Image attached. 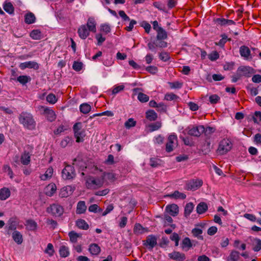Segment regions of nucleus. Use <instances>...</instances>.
Listing matches in <instances>:
<instances>
[{
    "mask_svg": "<svg viewBox=\"0 0 261 261\" xmlns=\"http://www.w3.org/2000/svg\"><path fill=\"white\" fill-rule=\"evenodd\" d=\"M19 121L20 124L28 129L33 130L36 126V122L33 115L28 112H22L18 117Z\"/></svg>",
    "mask_w": 261,
    "mask_h": 261,
    "instance_id": "nucleus-1",
    "label": "nucleus"
},
{
    "mask_svg": "<svg viewBox=\"0 0 261 261\" xmlns=\"http://www.w3.org/2000/svg\"><path fill=\"white\" fill-rule=\"evenodd\" d=\"M74 137L76 138V142L77 143L83 142L84 138L85 137V131L82 129L81 122L75 123L73 126Z\"/></svg>",
    "mask_w": 261,
    "mask_h": 261,
    "instance_id": "nucleus-2",
    "label": "nucleus"
},
{
    "mask_svg": "<svg viewBox=\"0 0 261 261\" xmlns=\"http://www.w3.org/2000/svg\"><path fill=\"white\" fill-rule=\"evenodd\" d=\"M103 185V180L100 178L89 176L86 179V186L89 189H96L102 187Z\"/></svg>",
    "mask_w": 261,
    "mask_h": 261,
    "instance_id": "nucleus-3",
    "label": "nucleus"
},
{
    "mask_svg": "<svg viewBox=\"0 0 261 261\" xmlns=\"http://www.w3.org/2000/svg\"><path fill=\"white\" fill-rule=\"evenodd\" d=\"M205 127L203 125H200L198 126L190 125L189 126L185 131L191 136L199 137L204 133Z\"/></svg>",
    "mask_w": 261,
    "mask_h": 261,
    "instance_id": "nucleus-4",
    "label": "nucleus"
},
{
    "mask_svg": "<svg viewBox=\"0 0 261 261\" xmlns=\"http://www.w3.org/2000/svg\"><path fill=\"white\" fill-rule=\"evenodd\" d=\"M76 176L74 168L70 165H66L62 171V177L65 180H72Z\"/></svg>",
    "mask_w": 261,
    "mask_h": 261,
    "instance_id": "nucleus-5",
    "label": "nucleus"
},
{
    "mask_svg": "<svg viewBox=\"0 0 261 261\" xmlns=\"http://www.w3.org/2000/svg\"><path fill=\"white\" fill-rule=\"evenodd\" d=\"M232 147L231 141L227 139H224L219 143L217 152L220 154H224L230 150Z\"/></svg>",
    "mask_w": 261,
    "mask_h": 261,
    "instance_id": "nucleus-6",
    "label": "nucleus"
},
{
    "mask_svg": "<svg viewBox=\"0 0 261 261\" xmlns=\"http://www.w3.org/2000/svg\"><path fill=\"white\" fill-rule=\"evenodd\" d=\"M47 212L55 217H60L64 213V208L58 204H53L47 208Z\"/></svg>",
    "mask_w": 261,
    "mask_h": 261,
    "instance_id": "nucleus-7",
    "label": "nucleus"
},
{
    "mask_svg": "<svg viewBox=\"0 0 261 261\" xmlns=\"http://www.w3.org/2000/svg\"><path fill=\"white\" fill-rule=\"evenodd\" d=\"M28 150L25 149L23 152L21 154L20 157L21 163L24 165H28L31 162V156L33 153V148L28 145L27 146Z\"/></svg>",
    "mask_w": 261,
    "mask_h": 261,
    "instance_id": "nucleus-8",
    "label": "nucleus"
},
{
    "mask_svg": "<svg viewBox=\"0 0 261 261\" xmlns=\"http://www.w3.org/2000/svg\"><path fill=\"white\" fill-rule=\"evenodd\" d=\"M157 244V238L153 235H149L145 241H143V245L146 246L149 250H151Z\"/></svg>",
    "mask_w": 261,
    "mask_h": 261,
    "instance_id": "nucleus-9",
    "label": "nucleus"
},
{
    "mask_svg": "<svg viewBox=\"0 0 261 261\" xmlns=\"http://www.w3.org/2000/svg\"><path fill=\"white\" fill-rule=\"evenodd\" d=\"M168 257L170 259L176 261H184L186 258V256L184 253L176 251L169 253Z\"/></svg>",
    "mask_w": 261,
    "mask_h": 261,
    "instance_id": "nucleus-10",
    "label": "nucleus"
},
{
    "mask_svg": "<svg viewBox=\"0 0 261 261\" xmlns=\"http://www.w3.org/2000/svg\"><path fill=\"white\" fill-rule=\"evenodd\" d=\"M43 109V114L45 115L47 120L49 122H53L55 120L56 115L54 111L48 108L42 107Z\"/></svg>",
    "mask_w": 261,
    "mask_h": 261,
    "instance_id": "nucleus-11",
    "label": "nucleus"
},
{
    "mask_svg": "<svg viewBox=\"0 0 261 261\" xmlns=\"http://www.w3.org/2000/svg\"><path fill=\"white\" fill-rule=\"evenodd\" d=\"M253 69L249 66H240L238 68L237 72L241 74L242 76L249 77L253 73Z\"/></svg>",
    "mask_w": 261,
    "mask_h": 261,
    "instance_id": "nucleus-12",
    "label": "nucleus"
},
{
    "mask_svg": "<svg viewBox=\"0 0 261 261\" xmlns=\"http://www.w3.org/2000/svg\"><path fill=\"white\" fill-rule=\"evenodd\" d=\"M177 140V136L174 134H171L168 138V142L166 145V150L168 152H170L173 150L174 141Z\"/></svg>",
    "mask_w": 261,
    "mask_h": 261,
    "instance_id": "nucleus-13",
    "label": "nucleus"
},
{
    "mask_svg": "<svg viewBox=\"0 0 261 261\" xmlns=\"http://www.w3.org/2000/svg\"><path fill=\"white\" fill-rule=\"evenodd\" d=\"M19 68L24 70L25 68H33L34 69H38L39 68L38 64L35 61H27L20 64Z\"/></svg>",
    "mask_w": 261,
    "mask_h": 261,
    "instance_id": "nucleus-14",
    "label": "nucleus"
},
{
    "mask_svg": "<svg viewBox=\"0 0 261 261\" xmlns=\"http://www.w3.org/2000/svg\"><path fill=\"white\" fill-rule=\"evenodd\" d=\"M240 54L241 57L246 59H252L250 50L248 47L245 45L241 46L240 48Z\"/></svg>",
    "mask_w": 261,
    "mask_h": 261,
    "instance_id": "nucleus-15",
    "label": "nucleus"
},
{
    "mask_svg": "<svg viewBox=\"0 0 261 261\" xmlns=\"http://www.w3.org/2000/svg\"><path fill=\"white\" fill-rule=\"evenodd\" d=\"M166 211L171 216L175 217L178 214V206L176 204L168 205L166 207Z\"/></svg>",
    "mask_w": 261,
    "mask_h": 261,
    "instance_id": "nucleus-16",
    "label": "nucleus"
},
{
    "mask_svg": "<svg viewBox=\"0 0 261 261\" xmlns=\"http://www.w3.org/2000/svg\"><path fill=\"white\" fill-rule=\"evenodd\" d=\"M180 245L182 250L186 251H188L192 246H195V244H193L192 241L188 237L185 238L182 240Z\"/></svg>",
    "mask_w": 261,
    "mask_h": 261,
    "instance_id": "nucleus-17",
    "label": "nucleus"
},
{
    "mask_svg": "<svg viewBox=\"0 0 261 261\" xmlns=\"http://www.w3.org/2000/svg\"><path fill=\"white\" fill-rule=\"evenodd\" d=\"M201 180L196 179L192 180L187 184L188 189L190 190H195L202 185Z\"/></svg>",
    "mask_w": 261,
    "mask_h": 261,
    "instance_id": "nucleus-18",
    "label": "nucleus"
},
{
    "mask_svg": "<svg viewBox=\"0 0 261 261\" xmlns=\"http://www.w3.org/2000/svg\"><path fill=\"white\" fill-rule=\"evenodd\" d=\"M89 30L86 25H81L78 29L77 33L80 37L82 39H85L89 35Z\"/></svg>",
    "mask_w": 261,
    "mask_h": 261,
    "instance_id": "nucleus-19",
    "label": "nucleus"
},
{
    "mask_svg": "<svg viewBox=\"0 0 261 261\" xmlns=\"http://www.w3.org/2000/svg\"><path fill=\"white\" fill-rule=\"evenodd\" d=\"M88 250L92 255L97 256L101 251V248L98 244L92 243L89 245Z\"/></svg>",
    "mask_w": 261,
    "mask_h": 261,
    "instance_id": "nucleus-20",
    "label": "nucleus"
},
{
    "mask_svg": "<svg viewBox=\"0 0 261 261\" xmlns=\"http://www.w3.org/2000/svg\"><path fill=\"white\" fill-rule=\"evenodd\" d=\"M165 197L175 199H185L186 198V195L183 193H180L178 191H175L173 193L167 195Z\"/></svg>",
    "mask_w": 261,
    "mask_h": 261,
    "instance_id": "nucleus-21",
    "label": "nucleus"
},
{
    "mask_svg": "<svg viewBox=\"0 0 261 261\" xmlns=\"http://www.w3.org/2000/svg\"><path fill=\"white\" fill-rule=\"evenodd\" d=\"M12 237L15 242L17 244L20 245L22 244L23 242V237L22 235L19 231L17 230L14 231L12 233Z\"/></svg>",
    "mask_w": 261,
    "mask_h": 261,
    "instance_id": "nucleus-22",
    "label": "nucleus"
},
{
    "mask_svg": "<svg viewBox=\"0 0 261 261\" xmlns=\"http://www.w3.org/2000/svg\"><path fill=\"white\" fill-rule=\"evenodd\" d=\"M57 187L55 184H49L45 188V194L49 197H51L56 192Z\"/></svg>",
    "mask_w": 261,
    "mask_h": 261,
    "instance_id": "nucleus-23",
    "label": "nucleus"
},
{
    "mask_svg": "<svg viewBox=\"0 0 261 261\" xmlns=\"http://www.w3.org/2000/svg\"><path fill=\"white\" fill-rule=\"evenodd\" d=\"M86 27L87 29L92 32H95L96 31V22L93 18L90 17L88 18Z\"/></svg>",
    "mask_w": 261,
    "mask_h": 261,
    "instance_id": "nucleus-24",
    "label": "nucleus"
},
{
    "mask_svg": "<svg viewBox=\"0 0 261 261\" xmlns=\"http://www.w3.org/2000/svg\"><path fill=\"white\" fill-rule=\"evenodd\" d=\"M87 209L85 202L84 201H80L77 204L76 214H82L85 213Z\"/></svg>",
    "mask_w": 261,
    "mask_h": 261,
    "instance_id": "nucleus-25",
    "label": "nucleus"
},
{
    "mask_svg": "<svg viewBox=\"0 0 261 261\" xmlns=\"http://www.w3.org/2000/svg\"><path fill=\"white\" fill-rule=\"evenodd\" d=\"M11 192L7 188H3L0 189V199L5 200L10 197Z\"/></svg>",
    "mask_w": 261,
    "mask_h": 261,
    "instance_id": "nucleus-26",
    "label": "nucleus"
},
{
    "mask_svg": "<svg viewBox=\"0 0 261 261\" xmlns=\"http://www.w3.org/2000/svg\"><path fill=\"white\" fill-rule=\"evenodd\" d=\"M157 35H156V39L157 40H164L167 39V33L165 30H164L162 27H159L158 28L156 31Z\"/></svg>",
    "mask_w": 261,
    "mask_h": 261,
    "instance_id": "nucleus-27",
    "label": "nucleus"
},
{
    "mask_svg": "<svg viewBox=\"0 0 261 261\" xmlns=\"http://www.w3.org/2000/svg\"><path fill=\"white\" fill-rule=\"evenodd\" d=\"M208 209L207 205L206 203L200 202L196 207V212L198 214L204 213Z\"/></svg>",
    "mask_w": 261,
    "mask_h": 261,
    "instance_id": "nucleus-28",
    "label": "nucleus"
},
{
    "mask_svg": "<svg viewBox=\"0 0 261 261\" xmlns=\"http://www.w3.org/2000/svg\"><path fill=\"white\" fill-rule=\"evenodd\" d=\"M36 21V17L35 15L32 13L29 12L27 13L24 16V22L28 24H32Z\"/></svg>",
    "mask_w": 261,
    "mask_h": 261,
    "instance_id": "nucleus-29",
    "label": "nucleus"
},
{
    "mask_svg": "<svg viewBox=\"0 0 261 261\" xmlns=\"http://www.w3.org/2000/svg\"><path fill=\"white\" fill-rule=\"evenodd\" d=\"M146 118L149 121H155L158 118V115L153 110H149L146 112Z\"/></svg>",
    "mask_w": 261,
    "mask_h": 261,
    "instance_id": "nucleus-30",
    "label": "nucleus"
},
{
    "mask_svg": "<svg viewBox=\"0 0 261 261\" xmlns=\"http://www.w3.org/2000/svg\"><path fill=\"white\" fill-rule=\"evenodd\" d=\"M252 245L254 251L258 252L261 250V240L258 238H254L252 240Z\"/></svg>",
    "mask_w": 261,
    "mask_h": 261,
    "instance_id": "nucleus-31",
    "label": "nucleus"
},
{
    "mask_svg": "<svg viewBox=\"0 0 261 261\" xmlns=\"http://www.w3.org/2000/svg\"><path fill=\"white\" fill-rule=\"evenodd\" d=\"M194 205L192 202H189L186 204L185 207L184 215L186 217L190 216L193 210Z\"/></svg>",
    "mask_w": 261,
    "mask_h": 261,
    "instance_id": "nucleus-32",
    "label": "nucleus"
},
{
    "mask_svg": "<svg viewBox=\"0 0 261 261\" xmlns=\"http://www.w3.org/2000/svg\"><path fill=\"white\" fill-rule=\"evenodd\" d=\"M239 258V252L236 250H232L227 257V261H238Z\"/></svg>",
    "mask_w": 261,
    "mask_h": 261,
    "instance_id": "nucleus-33",
    "label": "nucleus"
},
{
    "mask_svg": "<svg viewBox=\"0 0 261 261\" xmlns=\"http://www.w3.org/2000/svg\"><path fill=\"white\" fill-rule=\"evenodd\" d=\"M30 36L34 40H40L42 38V33L39 30H33L30 33Z\"/></svg>",
    "mask_w": 261,
    "mask_h": 261,
    "instance_id": "nucleus-34",
    "label": "nucleus"
},
{
    "mask_svg": "<svg viewBox=\"0 0 261 261\" xmlns=\"http://www.w3.org/2000/svg\"><path fill=\"white\" fill-rule=\"evenodd\" d=\"M59 254L62 257H66L69 255V250L68 247L62 245L60 247Z\"/></svg>",
    "mask_w": 261,
    "mask_h": 261,
    "instance_id": "nucleus-35",
    "label": "nucleus"
},
{
    "mask_svg": "<svg viewBox=\"0 0 261 261\" xmlns=\"http://www.w3.org/2000/svg\"><path fill=\"white\" fill-rule=\"evenodd\" d=\"M76 225L79 228L83 230H87L89 228L88 224L83 219H78L76 222Z\"/></svg>",
    "mask_w": 261,
    "mask_h": 261,
    "instance_id": "nucleus-36",
    "label": "nucleus"
},
{
    "mask_svg": "<svg viewBox=\"0 0 261 261\" xmlns=\"http://www.w3.org/2000/svg\"><path fill=\"white\" fill-rule=\"evenodd\" d=\"M3 8L6 12L10 14L14 13V8L10 2L5 3L3 5Z\"/></svg>",
    "mask_w": 261,
    "mask_h": 261,
    "instance_id": "nucleus-37",
    "label": "nucleus"
},
{
    "mask_svg": "<svg viewBox=\"0 0 261 261\" xmlns=\"http://www.w3.org/2000/svg\"><path fill=\"white\" fill-rule=\"evenodd\" d=\"M8 230L7 231L8 234H10V231L16 230V226H17V222L15 221L14 219L12 218L10 219V220L8 221Z\"/></svg>",
    "mask_w": 261,
    "mask_h": 261,
    "instance_id": "nucleus-38",
    "label": "nucleus"
},
{
    "mask_svg": "<svg viewBox=\"0 0 261 261\" xmlns=\"http://www.w3.org/2000/svg\"><path fill=\"white\" fill-rule=\"evenodd\" d=\"M53 174V169L52 167H49L45 173L40 176L41 179L42 180H46L50 178Z\"/></svg>",
    "mask_w": 261,
    "mask_h": 261,
    "instance_id": "nucleus-39",
    "label": "nucleus"
},
{
    "mask_svg": "<svg viewBox=\"0 0 261 261\" xmlns=\"http://www.w3.org/2000/svg\"><path fill=\"white\" fill-rule=\"evenodd\" d=\"M202 230L198 228H194L192 230V233L193 236L197 238L198 239L200 240H203V237L201 236L202 233Z\"/></svg>",
    "mask_w": 261,
    "mask_h": 261,
    "instance_id": "nucleus-40",
    "label": "nucleus"
},
{
    "mask_svg": "<svg viewBox=\"0 0 261 261\" xmlns=\"http://www.w3.org/2000/svg\"><path fill=\"white\" fill-rule=\"evenodd\" d=\"M31 80V77L28 75H20L17 78V81L23 85L30 82Z\"/></svg>",
    "mask_w": 261,
    "mask_h": 261,
    "instance_id": "nucleus-41",
    "label": "nucleus"
},
{
    "mask_svg": "<svg viewBox=\"0 0 261 261\" xmlns=\"http://www.w3.org/2000/svg\"><path fill=\"white\" fill-rule=\"evenodd\" d=\"M246 88L248 91L250 92V94L252 96H256L258 93L257 88L254 87L252 84H248Z\"/></svg>",
    "mask_w": 261,
    "mask_h": 261,
    "instance_id": "nucleus-42",
    "label": "nucleus"
},
{
    "mask_svg": "<svg viewBox=\"0 0 261 261\" xmlns=\"http://www.w3.org/2000/svg\"><path fill=\"white\" fill-rule=\"evenodd\" d=\"M91 107L90 105L84 103L80 106V110L83 114H88L91 110Z\"/></svg>",
    "mask_w": 261,
    "mask_h": 261,
    "instance_id": "nucleus-43",
    "label": "nucleus"
},
{
    "mask_svg": "<svg viewBox=\"0 0 261 261\" xmlns=\"http://www.w3.org/2000/svg\"><path fill=\"white\" fill-rule=\"evenodd\" d=\"M162 126V123L161 122L156 121L154 123H152L148 125V127L149 128V131L150 132H152L153 131L158 130Z\"/></svg>",
    "mask_w": 261,
    "mask_h": 261,
    "instance_id": "nucleus-44",
    "label": "nucleus"
},
{
    "mask_svg": "<svg viewBox=\"0 0 261 261\" xmlns=\"http://www.w3.org/2000/svg\"><path fill=\"white\" fill-rule=\"evenodd\" d=\"M26 223V225L30 230H35L37 227V223L33 220H28Z\"/></svg>",
    "mask_w": 261,
    "mask_h": 261,
    "instance_id": "nucleus-45",
    "label": "nucleus"
},
{
    "mask_svg": "<svg viewBox=\"0 0 261 261\" xmlns=\"http://www.w3.org/2000/svg\"><path fill=\"white\" fill-rule=\"evenodd\" d=\"M68 236L69 237L70 241L72 243L77 242V238L81 236L79 234L77 233L74 231L69 232Z\"/></svg>",
    "mask_w": 261,
    "mask_h": 261,
    "instance_id": "nucleus-46",
    "label": "nucleus"
},
{
    "mask_svg": "<svg viewBox=\"0 0 261 261\" xmlns=\"http://www.w3.org/2000/svg\"><path fill=\"white\" fill-rule=\"evenodd\" d=\"M71 143H72L71 138H70L68 136H66L61 141L60 145L62 147L65 148L68 144H71Z\"/></svg>",
    "mask_w": 261,
    "mask_h": 261,
    "instance_id": "nucleus-47",
    "label": "nucleus"
},
{
    "mask_svg": "<svg viewBox=\"0 0 261 261\" xmlns=\"http://www.w3.org/2000/svg\"><path fill=\"white\" fill-rule=\"evenodd\" d=\"M211 143L208 141H206L203 144L202 151L204 154L208 153L211 151Z\"/></svg>",
    "mask_w": 261,
    "mask_h": 261,
    "instance_id": "nucleus-48",
    "label": "nucleus"
},
{
    "mask_svg": "<svg viewBox=\"0 0 261 261\" xmlns=\"http://www.w3.org/2000/svg\"><path fill=\"white\" fill-rule=\"evenodd\" d=\"M44 252L48 254L49 256H52L54 255L55 250L54 249V246L51 243H48L47 244V247L44 250Z\"/></svg>",
    "mask_w": 261,
    "mask_h": 261,
    "instance_id": "nucleus-49",
    "label": "nucleus"
},
{
    "mask_svg": "<svg viewBox=\"0 0 261 261\" xmlns=\"http://www.w3.org/2000/svg\"><path fill=\"white\" fill-rule=\"evenodd\" d=\"M220 100V97L217 94H212L209 97V101L211 104H216Z\"/></svg>",
    "mask_w": 261,
    "mask_h": 261,
    "instance_id": "nucleus-50",
    "label": "nucleus"
},
{
    "mask_svg": "<svg viewBox=\"0 0 261 261\" xmlns=\"http://www.w3.org/2000/svg\"><path fill=\"white\" fill-rule=\"evenodd\" d=\"M138 99L140 102L144 103L147 102L149 99V97L146 94L143 93L142 92H140L138 93Z\"/></svg>",
    "mask_w": 261,
    "mask_h": 261,
    "instance_id": "nucleus-51",
    "label": "nucleus"
},
{
    "mask_svg": "<svg viewBox=\"0 0 261 261\" xmlns=\"http://www.w3.org/2000/svg\"><path fill=\"white\" fill-rule=\"evenodd\" d=\"M136 124V121L134 120L133 118H129L124 123L125 127L129 129L130 128L134 127Z\"/></svg>",
    "mask_w": 261,
    "mask_h": 261,
    "instance_id": "nucleus-52",
    "label": "nucleus"
},
{
    "mask_svg": "<svg viewBox=\"0 0 261 261\" xmlns=\"http://www.w3.org/2000/svg\"><path fill=\"white\" fill-rule=\"evenodd\" d=\"M100 31L105 33L106 34H107L111 32V29L109 24L103 23L100 25Z\"/></svg>",
    "mask_w": 261,
    "mask_h": 261,
    "instance_id": "nucleus-53",
    "label": "nucleus"
},
{
    "mask_svg": "<svg viewBox=\"0 0 261 261\" xmlns=\"http://www.w3.org/2000/svg\"><path fill=\"white\" fill-rule=\"evenodd\" d=\"M179 98V97L173 93H168L165 95L164 99L168 101L176 100Z\"/></svg>",
    "mask_w": 261,
    "mask_h": 261,
    "instance_id": "nucleus-54",
    "label": "nucleus"
},
{
    "mask_svg": "<svg viewBox=\"0 0 261 261\" xmlns=\"http://www.w3.org/2000/svg\"><path fill=\"white\" fill-rule=\"evenodd\" d=\"M168 84L171 89H180L183 85L182 83L179 82L178 81L174 82H169Z\"/></svg>",
    "mask_w": 261,
    "mask_h": 261,
    "instance_id": "nucleus-55",
    "label": "nucleus"
},
{
    "mask_svg": "<svg viewBox=\"0 0 261 261\" xmlns=\"http://www.w3.org/2000/svg\"><path fill=\"white\" fill-rule=\"evenodd\" d=\"M153 6L158 9L161 11H163V12H166L167 11L166 10V7L164 4H162L160 2H155L153 3Z\"/></svg>",
    "mask_w": 261,
    "mask_h": 261,
    "instance_id": "nucleus-56",
    "label": "nucleus"
},
{
    "mask_svg": "<svg viewBox=\"0 0 261 261\" xmlns=\"http://www.w3.org/2000/svg\"><path fill=\"white\" fill-rule=\"evenodd\" d=\"M46 100L50 103L54 104L57 102V98L55 94L50 93L46 96Z\"/></svg>",
    "mask_w": 261,
    "mask_h": 261,
    "instance_id": "nucleus-57",
    "label": "nucleus"
},
{
    "mask_svg": "<svg viewBox=\"0 0 261 261\" xmlns=\"http://www.w3.org/2000/svg\"><path fill=\"white\" fill-rule=\"evenodd\" d=\"M159 58L164 62H167L170 59V57L167 52L163 51L160 54Z\"/></svg>",
    "mask_w": 261,
    "mask_h": 261,
    "instance_id": "nucleus-58",
    "label": "nucleus"
},
{
    "mask_svg": "<svg viewBox=\"0 0 261 261\" xmlns=\"http://www.w3.org/2000/svg\"><path fill=\"white\" fill-rule=\"evenodd\" d=\"M252 118L254 123H258L261 121V112L260 111H256L254 115L252 116Z\"/></svg>",
    "mask_w": 261,
    "mask_h": 261,
    "instance_id": "nucleus-59",
    "label": "nucleus"
},
{
    "mask_svg": "<svg viewBox=\"0 0 261 261\" xmlns=\"http://www.w3.org/2000/svg\"><path fill=\"white\" fill-rule=\"evenodd\" d=\"M83 67V63L80 62L74 61L72 65V68L76 71H80Z\"/></svg>",
    "mask_w": 261,
    "mask_h": 261,
    "instance_id": "nucleus-60",
    "label": "nucleus"
},
{
    "mask_svg": "<svg viewBox=\"0 0 261 261\" xmlns=\"http://www.w3.org/2000/svg\"><path fill=\"white\" fill-rule=\"evenodd\" d=\"M208 59L212 61H215L219 58V55L217 51H214L208 55Z\"/></svg>",
    "mask_w": 261,
    "mask_h": 261,
    "instance_id": "nucleus-61",
    "label": "nucleus"
},
{
    "mask_svg": "<svg viewBox=\"0 0 261 261\" xmlns=\"http://www.w3.org/2000/svg\"><path fill=\"white\" fill-rule=\"evenodd\" d=\"M221 37L222 38L219 41V42L216 43V45L222 47L226 42L227 36L225 34H223L221 35Z\"/></svg>",
    "mask_w": 261,
    "mask_h": 261,
    "instance_id": "nucleus-62",
    "label": "nucleus"
},
{
    "mask_svg": "<svg viewBox=\"0 0 261 261\" xmlns=\"http://www.w3.org/2000/svg\"><path fill=\"white\" fill-rule=\"evenodd\" d=\"M140 25L143 27L145 31V32L147 34H149L151 29V25L150 24L148 23L146 21H143L141 23Z\"/></svg>",
    "mask_w": 261,
    "mask_h": 261,
    "instance_id": "nucleus-63",
    "label": "nucleus"
},
{
    "mask_svg": "<svg viewBox=\"0 0 261 261\" xmlns=\"http://www.w3.org/2000/svg\"><path fill=\"white\" fill-rule=\"evenodd\" d=\"M156 47L160 48H165L167 47V42L163 40H157L155 41Z\"/></svg>",
    "mask_w": 261,
    "mask_h": 261,
    "instance_id": "nucleus-64",
    "label": "nucleus"
}]
</instances>
